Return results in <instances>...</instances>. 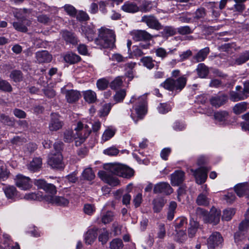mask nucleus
<instances>
[{
	"mask_svg": "<svg viewBox=\"0 0 249 249\" xmlns=\"http://www.w3.org/2000/svg\"><path fill=\"white\" fill-rule=\"evenodd\" d=\"M124 165L121 163H111L106 167L108 171H99L98 175L103 181L109 185L117 186L120 183L119 180L117 177L113 176L110 173L118 176L119 175H122L121 172Z\"/></svg>",
	"mask_w": 249,
	"mask_h": 249,
	"instance_id": "f257e3e1",
	"label": "nucleus"
},
{
	"mask_svg": "<svg viewBox=\"0 0 249 249\" xmlns=\"http://www.w3.org/2000/svg\"><path fill=\"white\" fill-rule=\"evenodd\" d=\"M115 42L114 32L109 29L102 27L99 30L98 37L95 39L96 45L103 48H113Z\"/></svg>",
	"mask_w": 249,
	"mask_h": 249,
	"instance_id": "f03ea898",
	"label": "nucleus"
},
{
	"mask_svg": "<svg viewBox=\"0 0 249 249\" xmlns=\"http://www.w3.org/2000/svg\"><path fill=\"white\" fill-rule=\"evenodd\" d=\"M187 81L186 75H183L176 79L173 78H168L162 83L160 86L169 91L178 93L184 88Z\"/></svg>",
	"mask_w": 249,
	"mask_h": 249,
	"instance_id": "7ed1b4c3",
	"label": "nucleus"
},
{
	"mask_svg": "<svg viewBox=\"0 0 249 249\" xmlns=\"http://www.w3.org/2000/svg\"><path fill=\"white\" fill-rule=\"evenodd\" d=\"M131 103H136L135 110L137 117L139 119H142L146 112V97L142 95L138 97L133 96L130 100Z\"/></svg>",
	"mask_w": 249,
	"mask_h": 249,
	"instance_id": "20e7f679",
	"label": "nucleus"
},
{
	"mask_svg": "<svg viewBox=\"0 0 249 249\" xmlns=\"http://www.w3.org/2000/svg\"><path fill=\"white\" fill-rule=\"evenodd\" d=\"M74 129L77 132L78 139L75 141V144L76 146H80L85 140L89 137L91 133V130L89 128L88 125L84 124L81 122H78L77 126Z\"/></svg>",
	"mask_w": 249,
	"mask_h": 249,
	"instance_id": "39448f33",
	"label": "nucleus"
},
{
	"mask_svg": "<svg viewBox=\"0 0 249 249\" xmlns=\"http://www.w3.org/2000/svg\"><path fill=\"white\" fill-rule=\"evenodd\" d=\"M19 12L14 13V17L18 20L13 23L14 28L18 31L26 33L28 31L27 26L31 24V21L27 19L26 16H21Z\"/></svg>",
	"mask_w": 249,
	"mask_h": 249,
	"instance_id": "423d86ee",
	"label": "nucleus"
},
{
	"mask_svg": "<svg viewBox=\"0 0 249 249\" xmlns=\"http://www.w3.org/2000/svg\"><path fill=\"white\" fill-rule=\"evenodd\" d=\"M48 163L53 168L63 169L65 167L61 153H52L50 155L48 160Z\"/></svg>",
	"mask_w": 249,
	"mask_h": 249,
	"instance_id": "0eeeda50",
	"label": "nucleus"
},
{
	"mask_svg": "<svg viewBox=\"0 0 249 249\" xmlns=\"http://www.w3.org/2000/svg\"><path fill=\"white\" fill-rule=\"evenodd\" d=\"M60 118V116L57 113H51L48 125L50 131H56L62 127L64 123Z\"/></svg>",
	"mask_w": 249,
	"mask_h": 249,
	"instance_id": "6e6552de",
	"label": "nucleus"
},
{
	"mask_svg": "<svg viewBox=\"0 0 249 249\" xmlns=\"http://www.w3.org/2000/svg\"><path fill=\"white\" fill-rule=\"evenodd\" d=\"M223 242V239L218 232H213L207 240L209 249H214L220 247Z\"/></svg>",
	"mask_w": 249,
	"mask_h": 249,
	"instance_id": "1a4fd4ad",
	"label": "nucleus"
},
{
	"mask_svg": "<svg viewBox=\"0 0 249 249\" xmlns=\"http://www.w3.org/2000/svg\"><path fill=\"white\" fill-rule=\"evenodd\" d=\"M14 180L16 185L21 190H27L32 187L30 178L21 174L17 175Z\"/></svg>",
	"mask_w": 249,
	"mask_h": 249,
	"instance_id": "9d476101",
	"label": "nucleus"
},
{
	"mask_svg": "<svg viewBox=\"0 0 249 249\" xmlns=\"http://www.w3.org/2000/svg\"><path fill=\"white\" fill-rule=\"evenodd\" d=\"M141 21L145 23L151 29L160 30L162 28V26L158 19L152 15L143 16Z\"/></svg>",
	"mask_w": 249,
	"mask_h": 249,
	"instance_id": "9b49d317",
	"label": "nucleus"
},
{
	"mask_svg": "<svg viewBox=\"0 0 249 249\" xmlns=\"http://www.w3.org/2000/svg\"><path fill=\"white\" fill-rule=\"evenodd\" d=\"M45 200L48 203L59 206L65 207L68 205L69 201L63 196L47 195L44 196Z\"/></svg>",
	"mask_w": 249,
	"mask_h": 249,
	"instance_id": "f8f14e48",
	"label": "nucleus"
},
{
	"mask_svg": "<svg viewBox=\"0 0 249 249\" xmlns=\"http://www.w3.org/2000/svg\"><path fill=\"white\" fill-rule=\"evenodd\" d=\"M130 34L132 38L136 41H149L153 37L146 31L142 30H134Z\"/></svg>",
	"mask_w": 249,
	"mask_h": 249,
	"instance_id": "ddd939ff",
	"label": "nucleus"
},
{
	"mask_svg": "<svg viewBox=\"0 0 249 249\" xmlns=\"http://www.w3.org/2000/svg\"><path fill=\"white\" fill-rule=\"evenodd\" d=\"M153 192L154 194L161 193L169 195L172 193L173 189L168 183L161 182L155 185Z\"/></svg>",
	"mask_w": 249,
	"mask_h": 249,
	"instance_id": "4468645a",
	"label": "nucleus"
},
{
	"mask_svg": "<svg viewBox=\"0 0 249 249\" xmlns=\"http://www.w3.org/2000/svg\"><path fill=\"white\" fill-rule=\"evenodd\" d=\"M207 172L208 170L204 167H200L194 171V175L197 184H201L206 181Z\"/></svg>",
	"mask_w": 249,
	"mask_h": 249,
	"instance_id": "2eb2a0df",
	"label": "nucleus"
},
{
	"mask_svg": "<svg viewBox=\"0 0 249 249\" xmlns=\"http://www.w3.org/2000/svg\"><path fill=\"white\" fill-rule=\"evenodd\" d=\"M36 58L39 63H49L52 59V55L46 50L37 52L36 53Z\"/></svg>",
	"mask_w": 249,
	"mask_h": 249,
	"instance_id": "dca6fc26",
	"label": "nucleus"
},
{
	"mask_svg": "<svg viewBox=\"0 0 249 249\" xmlns=\"http://www.w3.org/2000/svg\"><path fill=\"white\" fill-rule=\"evenodd\" d=\"M249 227L245 225V222H242L239 226V231L234 234V241L239 244L245 238V232L247 231Z\"/></svg>",
	"mask_w": 249,
	"mask_h": 249,
	"instance_id": "f3484780",
	"label": "nucleus"
},
{
	"mask_svg": "<svg viewBox=\"0 0 249 249\" xmlns=\"http://www.w3.org/2000/svg\"><path fill=\"white\" fill-rule=\"evenodd\" d=\"M184 179V173L181 171H176L171 175V182L173 186H178Z\"/></svg>",
	"mask_w": 249,
	"mask_h": 249,
	"instance_id": "a211bd4d",
	"label": "nucleus"
},
{
	"mask_svg": "<svg viewBox=\"0 0 249 249\" xmlns=\"http://www.w3.org/2000/svg\"><path fill=\"white\" fill-rule=\"evenodd\" d=\"M214 119L221 124H226L229 118V114L227 111H219L214 113Z\"/></svg>",
	"mask_w": 249,
	"mask_h": 249,
	"instance_id": "6ab92c4d",
	"label": "nucleus"
},
{
	"mask_svg": "<svg viewBox=\"0 0 249 249\" xmlns=\"http://www.w3.org/2000/svg\"><path fill=\"white\" fill-rule=\"evenodd\" d=\"M81 30L89 41H91L93 39L95 34V30L93 25L82 26L81 27Z\"/></svg>",
	"mask_w": 249,
	"mask_h": 249,
	"instance_id": "aec40b11",
	"label": "nucleus"
},
{
	"mask_svg": "<svg viewBox=\"0 0 249 249\" xmlns=\"http://www.w3.org/2000/svg\"><path fill=\"white\" fill-rule=\"evenodd\" d=\"M227 97L222 94L221 95H217L214 97H213L211 100L210 102L212 106L218 107L225 104L227 101Z\"/></svg>",
	"mask_w": 249,
	"mask_h": 249,
	"instance_id": "412c9836",
	"label": "nucleus"
},
{
	"mask_svg": "<svg viewBox=\"0 0 249 249\" xmlns=\"http://www.w3.org/2000/svg\"><path fill=\"white\" fill-rule=\"evenodd\" d=\"M210 53V48L206 47L199 50L197 53L193 56V59L196 62H202L205 60Z\"/></svg>",
	"mask_w": 249,
	"mask_h": 249,
	"instance_id": "4be33fe9",
	"label": "nucleus"
},
{
	"mask_svg": "<svg viewBox=\"0 0 249 249\" xmlns=\"http://www.w3.org/2000/svg\"><path fill=\"white\" fill-rule=\"evenodd\" d=\"M3 191L8 199L13 200L18 195L17 190L14 186H7L3 188Z\"/></svg>",
	"mask_w": 249,
	"mask_h": 249,
	"instance_id": "5701e85b",
	"label": "nucleus"
},
{
	"mask_svg": "<svg viewBox=\"0 0 249 249\" xmlns=\"http://www.w3.org/2000/svg\"><path fill=\"white\" fill-rule=\"evenodd\" d=\"M65 95L67 101L70 103L77 101L80 96L79 91L72 89L67 90Z\"/></svg>",
	"mask_w": 249,
	"mask_h": 249,
	"instance_id": "b1692460",
	"label": "nucleus"
},
{
	"mask_svg": "<svg viewBox=\"0 0 249 249\" xmlns=\"http://www.w3.org/2000/svg\"><path fill=\"white\" fill-rule=\"evenodd\" d=\"M63 38L67 42L72 44H75L77 43V39L74 34L67 30L61 32Z\"/></svg>",
	"mask_w": 249,
	"mask_h": 249,
	"instance_id": "393cba45",
	"label": "nucleus"
},
{
	"mask_svg": "<svg viewBox=\"0 0 249 249\" xmlns=\"http://www.w3.org/2000/svg\"><path fill=\"white\" fill-rule=\"evenodd\" d=\"M97 236V229H89L85 235V243L87 244H91L96 238Z\"/></svg>",
	"mask_w": 249,
	"mask_h": 249,
	"instance_id": "a878e982",
	"label": "nucleus"
},
{
	"mask_svg": "<svg viewBox=\"0 0 249 249\" xmlns=\"http://www.w3.org/2000/svg\"><path fill=\"white\" fill-rule=\"evenodd\" d=\"M42 165V159L40 158H35L30 162L28 165V168L29 170L33 172L38 171Z\"/></svg>",
	"mask_w": 249,
	"mask_h": 249,
	"instance_id": "bb28decb",
	"label": "nucleus"
},
{
	"mask_svg": "<svg viewBox=\"0 0 249 249\" xmlns=\"http://www.w3.org/2000/svg\"><path fill=\"white\" fill-rule=\"evenodd\" d=\"M207 195L208 193L206 190L200 194L196 199L197 204L199 206H208L210 203V199Z\"/></svg>",
	"mask_w": 249,
	"mask_h": 249,
	"instance_id": "cd10ccee",
	"label": "nucleus"
},
{
	"mask_svg": "<svg viewBox=\"0 0 249 249\" xmlns=\"http://www.w3.org/2000/svg\"><path fill=\"white\" fill-rule=\"evenodd\" d=\"M199 227V224L197 222L191 219L189 223V226L188 229V234L190 238L195 236Z\"/></svg>",
	"mask_w": 249,
	"mask_h": 249,
	"instance_id": "c85d7f7f",
	"label": "nucleus"
},
{
	"mask_svg": "<svg viewBox=\"0 0 249 249\" xmlns=\"http://www.w3.org/2000/svg\"><path fill=\"white\" fill-rule=\"evenodd\" d=\"M64 60L70 64H74L81 60V57L77 54L69 52L64 57Z\"/></svg>",
	"mask_w": 249,
	"mask_h": 249,
	"instance_id": "c756f323",
	"label": "nucleus"
},
{
	"mask_svg": "<svg viewBox=\"0 0 249 249\" xmlns=\"http://www.w3.org/2000/svg\"><path fill=\"white\" fill-rule=\"evenodd\" d=\"M122 9L128 13H135L139 11V7L133 2H126L122 6Z\"/></svg>",
	"mask_w": 249,
	"mask_h": 249,
	"instance_id": "7c9ffc66",
	"label": "nucleus"
},
{
	"mask_svg": "<svg viewBox=\"0 0 249 249\" xmlns=\"http://www.w3.org/2000/svg\"><path fill=\"white\" fill-rule=\"evenodd\" d=\"M85 100L89 103H93L97 100L96 93L91 90H87L83 92Z\"/></svg>",
	"mask_w": 249,
	"mask_h": 249,
	"instance_id": "2f4dec72",
	"label": "nucleus"
},
{
	"mask_svg": "<svg viewBox=\"0 0 249 249\" xmlns=\"http://www.w3.org/2000/svg\"><path fill=\"white\" fill-rule=\"evenodd\" d=\"M163 30L160 32L162 36L164 37L168 38L175 35L177 33L176 29L173 26H167L164 27H162Z\"/></svg>",
	"mask_w": 249,
	"mask_h": 249,
	"instance_id": "473e14b6",
	"label": "nucleus"
},
{
	"mask_svg": "<svg viewBox=\"0 0 249 249\" xmlns=\"http://www.w3.org/2000/svg\"><path fill=\"white\" fill-rule=\"evenodd\" d=\"M221 213L220 210H216L215 208L212 209L210 212L209 219L211 222L214 224H217L220 218Z\"/></svg>",
	"mask_w": 249,
	"mask_h": 249,
	"instance_id": "72a5a7b5",
	"label": "nucleus"
},
{
	"mask_svg": "<svg viewBox=\"0 0 249 249\" xmlns=\"http://www.w3.org/2000/svg\"><path fill=\"white\" fill-rule=\"evenodd\" d=\"M10 172L7 169L6 165L2 161H0V180L5 181L10 176Z\"/></svg>",
	"mask_w": 249,
	"mask_h": 249,
	"instance_id": "f704fd0d",
	"label": "nucleus"
},
{
	"mask_svg": "<svg viewBox=\"0 0 249 249\" xmlns=\"http://www.w3.org/2000/svg\"><path fill=\"white\" fill-rule=\"evenodd\" d=\"M165 204L162 198L155 199L153 201V210L155 213H159Z\"/></svg>",
	"mask_w": 249,
	"mask_h": 249,
	"instance_id": "c9c22d12",
	"label": "nucleus"
},
{
	"mask_svg": "<svg viewBox=\"0 0 249 249\" xmlns=\"http://www.w3.org/2000/svg\"><path fill=\"white\" fill-rule=\"evenodd\" d=\"M136 65V63L130 62L125 64L124 65L125 71V75L132 79L133 78V69Z\"/></svg>",
	"mask_w": 249,
	"mask_h": 249,
	"instance_id": "e433bc0d",
	"label": "nucleus"
},
{
	"mask_svg": "<svg viewBox=\"0 0 249 249\" xmlns=\"http://www.w3.org/2000/svg\"><path fill=\"white\" fill-rule=\"evenodd\" d=\"M196 71L198 76L201 78L206 77L209 73L208 68L204 63L198 65Z\"/></svg>",
	"mask_w": 249,
	"mask_h": 249,
	"instance_id": "4c0bfd02",
	"label": "nucleus"
},
{
	"mask_svg": "<svg viewBox=\"0 0 249 249\" xmlns=\"http://www.w3.org/2000/svg\"><path fill=\"white\" fill-rule=\"evenodd\" d=\"M9 77L15 82H19L23 79V74L20 70H15L11 72Z\"/></svg>",
	"mask_w": 249,
	"mask_h": 249,
	"instance_id": "58836bf2",
	"label": "nucleus"
},
{
	"mask_svg": "<svg viewBox=\"0 0 249 249\" xmlns=\"http://www.w3.org/2000/svg\"><path fill=\"white\" fill-rule=\"evenodd\" d=\"M247 109V103L241 102L236 104L233 107V111L236 114H240L245 111Z\"/></svg>",
	"mask_w": 249,
	"mask_h": 249,
	"instance_id": "ea45409f",
	"label": "nucleus"
},
{
	"mask_svg": "<svg viewBox=\"0 0 249 249\" xmlns=\"http://www.w3.org/2000/svg\"><path fill=\"white\" fill-rule=\"evenodd\" d=\"M235 211L233 208H228L223 211L222 216V220L225 221L230 220L234 215Z\"/></svg>",
	"mask_w": 249,
	"mask_h": 249,
	"instance_id": "a19ab883",
	"label": "nucleus"
},
{
	"mask_svg": "<svg viewBox=\"0 0 249 249\" xmlns=\"http://www.w3.org/2000/svg\"><path fill=\"white\" fill-rule=\"evenodd\" d=\"M140 60L142 65L149 69L153 68L155 66L154 61L150 56L143 57Z\"/></svg>",
	"mask_w": 249,
	"mask_h": 249,
	"instance_id": "79ce46f5",
	"label": "nucleus"
},
{
	"mask_svg": "<svg viewBox=\"0 0 249 249\" xmlns=\"http://www.w3.org/2000/svg\"><path fill=\"white\" fill-rule=\"evenodd\" d=\"M245 99L246 95L243 93L242 91L239 92L232 91L230 93V99L233 102H236Z\"/></svg>",
	"mask_w": 249,
	"mask_h": 249,
	"instance_id": "37998d69",
	"label": "nucleus"
},
{
	"mask_svg": "<svg viewBox=\"0 0 249 249\" xmlns=\"http://www.w3.org/2000/svg\"><path fill=\"white\" fill-rule=\"evenodd\" d=\"M123 247V241L119 238L114 239L109 243L110 249H122Z\"/></svg>",
	"mask_w": 249,
	"mask_h": 249,
	"instance_id": "c03bdc74",
	"label": "nucleus"
},
{
	"mask_svg": "<svg viewBox=\"0 0 249 249\" xmlns=\"http://www.w3.org/2000/svg\"><path fill=\"white\" fill-rule=\"evenodd\" d=\"M121 173L122 175H119L120 177L130 178L133 176L134 171L131 168L124 165Z\"/></svg>",
	"mask_w": 249,
	"mask_h": 249,
	"instance_id": "a18cd8bd",
	"label": "nucleus"
},
{
	"mask_svg": "<svg viewBox=\"0 0 249 249\" xmlns=\"http://www.w3.org/2000/svg\"><path fill=\"white\" fill-rule=\"evenodd\" d=\"M114 216L113 213L111 211H107L103 213L101 217L102 223L105 224L110 223L113 220Z\"/></svg>",
	"mask_w": 249,
	"mask_h": 249,
	"instance_id": "49530a36",
	"label": "nucleus"
},
{
	"mask_svg": "<svg viewBox=\"0 0 249 249\" xmlns=\"http://www.w3.org/2000/svg\"><path fill=\"white\" fill-rule=\"evenodd\" d=\"M0 122L9 126H13L15 124L14 119L4 114L0 115Z\"/></svg>",
	"mask_w": 249,
	"mask_h": 249,
	"instance_id": "de8ad7c7",
	"label": "nucleus"
},
{
	"mask_svg": "<svg viewBox=\"0 0 249 249\" xmlns=\"http://www.w3.org/2000/svg\"><path fill=\"white\" fill-rule=\"evenodd\" d=\"M0 89L4 92H10L12 91V87L7 81L0 78Z\"/></svg>",
	"mask_w": 249,
	"mask_h": 249,
	"instance_id": "09e8293b",
	"label": "nucleus"
},
{
	"mask_svg": "<svg viewBox=\"0 0 249 249\" xmlns=\"http://www.w3.org/2000/svg\"><path fill=\"white\" fill-rule=\"evenodd\" d=\"M63 8L68 15L72 18L76 17L77 10L73 6L67 4H65Z\"/></svg>",
	"mask_w": 249,
	"mask_h": 249,
	"instance_id": "8fccbe9b",
	"label": "nucleus"
},
{
	"mask_svg": "<svg viewBox=\"0 0 249 249\" xmlns=\"http://www.w3.org/2000/svg\"><path fill=\"white\" fill-rule=\"evenodd\" d=\"M249 60V50L245 51L241 54L235 60V63L237 65H241Z\"/></svg>",
	"mask_w": 249,
	"mask_h": 249,
	"instance_id": "3c124183",
	"label": "nucleus"
},
{
	"mask_svg": "<svg viewBox=\"0 0 249 249\" xmlns=\"http://www.w3.org/2000/svg\"><path fill=\"white\" fill-rule=\"evenodd\" d=\"M109 81L105 78L98 79L96 82L97 88L101 90L106 89L108 86Z\"/></svg>",
	"mask_w": 249,
	"mask_h": 249,
	"instance_id": "603ef678",
	"label": "nucleus"
},
{
	"mask_svg": "<svg viewBox=\"0 0 249 249\" xmlns=\"http://www.w3.org/2000/svg\"><path fill=\"white\" fill-rule=\"evenodd\" d=\"M187 223V219L185 217H181L177 218L174 223L175 231L179 230V229L182 228L185 225H186Z\"/></svg>",
	"mask_w": 249,
	"mask_h": 249,
	"instance_id": "864d4df0",
	"label": "nucleus"
},
{
	"mask_svg": "<svg viewBox=\"0 0 249 249\" xmlns=\"http://www.w3.org/2000/svg\"><path fill=\"white\" fill-rule=\"evenodd\" d=\"M209 6L212 11V16L214 18H218L220 14V11L217 7V3L215 2H210Z\"/></svg>",
	"mask_w": 249,
	"mask_h": 249,
	"instance_id": "5fc2aeb1",
	"label": "nucleus"
},
{
	"mask_svg": "<svg viewBox=\"0 0 249 249\" xmlns=\"http://www.w3.org/2000/svg\"><path fill=\"white\" fill-rule=\"evenodd\" d=\"M82 176L84 179L91 180L95 177V175L91 168H88L85 169L82 173Z\"/></svg>",
	"mask_w": 249,
	"mask_h": 249,
	"instance_id": "6e6d98bb",
	"label": "nucleus"
},
{
	"mask_svg": "<svg viewBox=\"0 0 249 249\" xmlns=\"http://www.w3.org/2000/svg\"><path fill=\"white\" fill-rule=\"evenodd\" d=\"M115 129H111L109 128H107L103 134L102 141L104 142L108 141L115 135Z\"/></svg>",
	"mask_w": 249,
	"mask_h": 249,
	"instance_id": "4d7b16f0",
	"label": "nucleus"
},
{
	"mask_svg": "<svg viewBox=\"0 0 249 249\" xmlns=\"http://www.w3.org/2000/svg\"><path fill=\"white\" fill-rule=\"evenodd\" d=\"M194 19L198 20L201 18H203L206 15V11L204 7H200L196 9L195 12Z\"/></svg>",
	"mask_w": 249,
	"mask_h": 249,
	"instance_id": "13d9d810",
	"label": "nucleus"
},
{
	"mask_svg": "<svg viewBox=\"0 0 249 249\" xmlns=\"http://www.w3.org/2000/svg\"><path fill=\"white\" fill-rule=\"evenodd\" d=\"M24 199L28 200H41V195L39 193H31L26 194L24 196Z\"/></svg>",
	"mask_w": 249,
	"mask_h": 249,
	"instance_id": "bf43d9fd",
	"label": "nucleus"
},
{
	"mask_svg": "<svg viewBox=\"0 0 249 249\" xmlns=\"http://www.w3.org/2000/svg\"><path fill=\"white\" fill-rule=\"evenodd\" d=\"M75 18L77 20L80 22L87 21L89 19V17L88 14L83 11H77Z\"/></svg>",
	"mask_w": 249,
	"mask_h": 249,
	"instance_id": "052dcab7",
	"label": "nucleus"
},
{
	"mask_svg": "<svg viewBox=\"0 0 249 249\" xmlns=\"http://www.w3.org/2000/svg\"><path fill=\"white\" fill-rule=\"evenodd\" d=\"M235 2V4L234 5V8L235 11L242 12L245 9V6L244 3L247 0H233Z\"/></svg>",
	"mask_w": 249,
	"mask_h": 249,
	"instance_id": "680f3d73",
	"label": "nucleus"
},
{
	"mask_svg": "<svg viewBox=\"0 0 249 249\" xmlns=\"http://www.w3.org/2000/svg\"><path fill=\"white\" fill-rule=\"evenodd\" d=\"M99 9L100 12L104 15L107 13V6L108 5V2L107 0H100L98 2Z\"/></svg>",
	"mask_w": 249,
	"mask_h": 249,
	"instance_id": "e2e57ef3",
	"label": "nucleus"
},
{
	"mask_svg": "<svg viewBox=\"0 0 249 249\" xmlns=\"http://www.w3.org/2000/svg\"><path fill=\"white\" fill-rule=\"evenodd\" d=\"M123 83L122 77L118 76L111 82L110 86L112 89H116L122 86Z\"/></svg>",
	"mask_w": 249,
	"mask_h": 249,
	"instance_id": "0e129e2a",
	"label": "nucleus"
},
{
	"mask_svg": "<svg viewBox=\"0 0 249 249\" xmlns=\"http://www.w3.org/2000/svg\"><path fill=\"white\" fill-rule=\"evenodd\" d=\"M166 235V230L165 225L163 223H160L158 226L157 237L159 239H163Z\"/></svg>",
	"mask_w": 249,
	"mask_h": 249,
	"instance_id": "69168bd1",
	"label": "nucleus"
},
{
	"mask_svg": "<svg viewBox=\"0 0 249 249\" xmlns=\"http://www.w3.org/2000/svg\"><path fill=\"white\" fill-rule=\"evenodd\" d=\"M175 237L176 239L179 242H182L186 239V234L184 231L177 230Z\"/></svg>",
	"mask_w": 249,
	"mask_h": 249,
	"instance_id": "338daca9",
	"label": "nucleus"
},
{
	"mask_svg": "<svg viewBox=\"0 0 249 249\" xmlns=\"http://www.w3.org/2000/svg\"><path fill=\"white\" fill-rule=\"evenodd\" d=\"M152 8V3L151 1H145L139 7V11L142 12H147L150 11Z\"/></svg>",
	"mask_w": 249,
	"mask_h": 249,
	"instance_id": "774afa93",
	"label": "nucleus"
}]
</instances>
